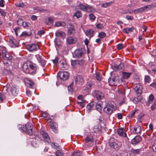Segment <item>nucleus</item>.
<instances>
[{"mask_svg":"<svg viewBox=\"0 0 156 156\" xmlns=\"http://www.w3.org/2000/svg\"><path fill=\"white\" fill-rule=\"evenodd\" d=\"M32 125L30 123L27 122L24 126L23 125L20 124L18 126V129L21 131L30 135L32 134Z\"/></svg>","mask_w":156,"mask_h":156,"instance_id":"1","label":"nucleus"},{"mask_svg":"<svg viewBox=\"0 0 156 156\" xmlns=\"http://www.w3.org/2000/svg\"><path fill=\"white\" fill-rule=\"evenodd\" d=\"M116 110V105L113 101H109L104 108V111L108 114H112Z\"/></svg>","mask_w":156,"mask_h":156,"instance_id":"2","label":"nucleus"},{"mask_svg":"<svg viewBox=\"0 0 156 156\" xmlns=\"http://www.w3.org/2000/svg\"><path fill=\"white\" fill-rule=\"evenodd\" d=\"M35 57L40 64L42 67L44 66L46 62L44 59L45 57L42 55V54L41 53L36 54L35 55Z\"/></svg>","mask_w":156,"mask_h":156,"instance_id":"3","label":"nucleus"},{"mask_svg":"<svg viewBox=\"0 0 156 156\" xmlns=\"http://www.w3.org/2000/svg\"><path fill=\"white\" fill-rule=\"evenodd\" d=\"M58 76H59L60 79L65 80L69 78V74L67 72L61 71L58 73Z\"/></svg>","mask_w":156,"mask_h":156,"instance_id":"4","label":"nucleus"},{"mask_svg":"<svg viewBox=\"0 0 156 156\" xmlns=\"http://www.w3.org/2000/svg\"><path fill=\"white\" fill-rule=\"evenodd\" d=\"M26 47L28 50L30 52L37 51L39 48L37 44H34L27 45Z\"/></svg>","mask_w":156,"mask_h":156,"instance_id":"5","label":"nucleus"},{"mask_svg":"<svg viewBox=\"0 0 156 156\" xmlns=\"http://www.w3.org/2000/svg\"><path fill=\"white\" fill-rule=\"evenodd\" d=\"M9 43L11 47L13 48L18 47L19 46V43L17 42L16 39L12 37L9 38Z\"/></svg>","mask_w":156,"mask_h":156,"instance_id":"6","label":"nucleus"},{"mask_svg":"<svg viewBox=\"0 0 156 156\" xmlns=\"http://www.w3.org/2000/svg\"><path fill=\"white\" fill-rule=\"evenodd\" d=\"M94 96L97 100H101L104 98L105 95L101 91L99 90H96L94 92Z\"/></svg>","mask_w":156,"mask_h":156,"instance_id":"7","label":"nucleus"},{"mask_svg":"<svg viewBox=\"0 0 156 156\" xmlns=\"http://www.w3.org/2000/svg\"><path fill=\"white\" fill-rule=\"evenodd\" d=\"M29 66L30 67V69L29 70V73L32 75L35 74L37 70L36 65L32 63H30Z\"/></svg>","mask_w":156,"mask_h":156,"instance_id":"8","label":"nucleus"},{"mask_svg":"<svg viewBox=\"0 0 156 156\" xmlns=\"http://www.w3.org/2000/svg\"><path fill=\"white\" fill-rule=\"evenodd\" d=\"M77 41V38L74 37L69 36L67 37L66 38V43L69 44H75Z\"/></svg>","mask_w":156,"mask_h":156,"instance_id":"9","label":"nucleus"},{"mask_svg":"<svg viewBox=\"0 0 156 156\" xmlns=\"http://www.w3.org/2000/svg\"><path fill=\"white\" fill-rule=\"evenodd\" d=\"M2 55L5 60H10L12 58V57L5 50H2Z\"/></svg>","mask_w":156,"mask_h":156,"instance_id":"10","label":"nucleus"},{"mask_svg":"<svg viewBox=\"0 0 156 156\" xmlns=\"http://www.w3.org/2000/svg\"><path fill=\"white\" fill-rule=\"evenodd\" d=\"M59 67L61 70H66L68 68V66L64 60H61L59 62Z\"/></svg>","mask_w":156,"mask_h":156,"instance_id":"11","label":"nucleus"},{"mask_svg":"<svg viewBox=\"0 0 156 156\" xmlns=\"http://www.w3.org/2000/svg\"><path fill=\"white\" fill-rule=\"evenodd\" d=\"M8 89L9 90L12 94L14 96H16L18 93L17 88V86L16 85L12 86V87H8Z\"/></svg>","mask_w":156,"mask_h":156,"instance_id":"12","label":"nucleus"},{"mask_svg":"<svg viewBox=\"0 0 156 156\" xmlns=\"http://www.w3.org/2000/svg\"><path fill=\"white\" fill-rule=\"evenodd\" d=\"M40 133L43 136L44 140L48 143L50 142V138L47 133L44 130H42L40 131Z\"/></svg>","mask_w":156,"mask_h":156,"instance_id":"13","label":"nucleus"},{"mask_svg":"<svg viewBox=\"0 0 156 156\" xmlns=\"http://www.w3.org/2000/svg\"><path fill=\"white\" fill-rule=\"evenodd\" d=\"M148 7V6L146 5L144 7L134 9L133 10V13L135 14L141 13L145 11L146 10V9H147Z\"/></svg>","mask_w":156,"mask_h":156,"instance_id":"14","label":"nucleus"},{"mask_svg":"<svg viewBox=\"0 0 156 156\" xmlns=\"http://www.w3.org/2000/svg\"><path fill=\"white\" fill-rule=\"evenodd\" d=\"M75 29L74 26L71 24H70L68 28V34L69 35L73 34L75 33Z\"/></svg>","mask_w":156,"mask_h":156,"instance_id":"15","label":"nucleus"},{"mask_svg":"<svg viewBox=\"0 0 156 156\" xmlns=\"http://www.w3.org/2000/svg\"><path fill=\"white\" fill-rule=\"evenodd\" d=\"M134 89L137 93L140 94L142 93V87L139 83L135 84Z\"/></svg>","mask_w":156,"mask_h":156,"instance_id":"16","label":"nucleus"},{"mask_svg":"<svg viewBox=\"0 0 156 156\" xmlns=\"http://www.w3.org/2000/svg\"><path fill=\"white\" fill-rule=\"evenodd\" d=\"M141 137L139 136H137L135 137L131 140L132 144H136L139 143L141 141Z\"/></svg>","mask_w":156,"mask_h":156,"instance_id":"17","label":"nucleus"},{"mask_svg":"<svg viewBox=\"0 0 156 156\" xmlns=\"http://www.w3.org/2000/svg\"><path fill=\"white\" fill-rule=\"evenodd\" d=\"M74 54L77 58H80L83 54V49H76L74 51Z\"/></svg>","mask_w":156,"mask_h":156,"instance_id":"18","label":"nucleus"},{"mask_svg":"<svg viewBox=\"0 0 156 156\" xmlns=\"http://www.w3.org/2000/svg\"><path fill=\"white\" fill-rule=\"evenodd\" d=\"M94 105V104L93 102L90 103L87 105L86 107L87 113H89L93 109Z\"/></svg>","mask_w":156,"mask_h":156,"instance_id":"19","label":"nucleus"},{"mask_svg":"<svg viewBox=\"0 0 156 156\" xmlns=\"http://www.w3.org/2000/svg\"><path fill=\"white\" fill-rule=\"evenodd\" d=\"M50 125L51 128L53 131L55 133H57V128L58 127V125L57 123L55 122H52L50 124Z\"/></svg>","mask_w":156,"mask_h":156,"instance_id":"20","label":"nucleus"},{"mask_svg":"<svg viewBox=\"0 0 156 156\" xmlns=\"http://www.w3.org/2000/svg\"><path fill=\"white\" fill-rule=\"evenodd\" d=\"M27 87L31 88H34L35 87V84L34 82L29 79H27Z\"/></svg>","mask_w":156,"mask_h":156,"instance_id":"21","label":"nucleus"},{"mask_svg":"<svg viewBox=\"0 0 156 156\" xmlns=\"http://www.w3.org/2000/svg\"><path fill=\"white\" fill-rule=\"evenodd\" d=\"M55 35L56 37H64L66 36V34L64 32L60 30L57 31Z\"/></svg>","mask_w":156,"mask_h":156,"instance_id":"22","label":"nucleus"},{"mask_svg":"<svg viewBox=\"0 0 156 156\" xmlns=\"http://www.w3.org/2000/svg\"><path fill=\"white\" fill-rule=\"evenodd\" d=\"M118 134L120 136L123 137H126V134L123 132V129L122 128H119L117 130Z\"/></svg>","mask_w":156,"mask_h":156,"instance_id":"23","label":"nucleus"},{"mask_svg":"<svg viewBox=\"0 0 156 156\" xmlns=\"http://www.w3.org/2000/svg\"><path fill=\"white\" fill-rule=\"evenodd\" d=\"M87 5L85 3H80L78 6L79 8L81 10L85 11Z\"/></svg>","mask_w":156,"mask_h":156,"instance_id":"24","label":"nucleus"},{"mask_svg":"<svg viewBox=\"0 0 156 156\" xmlns=\"http://www.w3.org/2000/svg\"><path fill=\"white\" fill-rule=\"evenodd\" d=\"M108 83H109V85L111 86H115L116 85L113 77L112 79L109 77L108 80Z\"/></svg>","mask_w":156,"mask_h":156,"instance_id":"25","label":"nucleus"},{"mask_svg":"<svg viewBox=\"0 0 156 156\" xmlns=\"http://www.w3.org/2000/svg\"><path fill=\"white\" fill-rule=\"evenodd\" d=\"M23 71L25 73H27L29 71L28 66L27 63H24L22 66Z\"/></svg>","mask_w":156,"mask_h":156,"instance_id":"26","label":"nucleus"},{"mask_svg":"<svg viewBox=\"0 0 156 156\" xmlns=\"http://www.w3.org/2000/svg\"><path fill=\"white\" fill-rule=\"evenodd\" d=\"M101 103L100 102H98L96 105V110L100 112L101 111L102 109Z\"/></svg>","mask_w":156,"mask_h":156,"instance_id":"27","label":"nucleus"},{"mask_svg":"<svg viewBox=\"0 0 156 156\" xmlns=\"http://www.w3.org/2000/svg\"><path fill=\"white\" fill-rule=\"evenodd\" d=\"M83 79L82 76L78 75L76 77L75 80V83L76 84L78 83L79 82H82L83 81Z\"/></svg>","mask_w":156,"mask_h":156,"instance_id":"28","label":"nucleus"},{"mask_svg":"<svg viewBox=\"0 0 156 156\" xmlns=\"http://www.w3.org/2000/svg\"><path fill=\"white\" fill-rule=\"evenodd\" d=\"M134 28L133 27L126 28L123 30V32L124 33L128 34L132 32Z\"/></svg>","mask_w":156,"mask_h":156,"instance_id":"29","label":"nucleus"},{"mask_svg":"<svg viewBox=\"0 0 156 156\" xmlns=\"http://www.w3.org/2000/svg\"><path fill=\"white\" fill-rule=\"evenodd\" d=\"M94 31L92 29L88 30L87 31V32L85 33L86 35H90V38L93 36V33Z\"/></svg>","mask_w":156,"mask_h":156,"instance_id":"30","label":"nucleus"},{"mask_svg":"<svg viewBox=\"0 0 156 156\" xmlns=\"http://www.w3.org/2000/svg\"><path fill=\"white\" fill-rule=\"evenodd\" d=\"M122 74L123 78L125 79H126L129 78L131 74V73L126 72H123Z\"/></svg>","mask_w":156,"mask_h":156,"instance_id":"31","label":"nucleus"},{"mask_svg":"<svg viewBox=\"0 0 156 156\" xmlns=\"http://www.w3.org/2000/svg\"><path fill=\"white\" fill-rule=\"evenodd\" d=\"M66 25V24L65 22L61 21L57 22L55 25L56 27H57L59 26L64 27Z\"/></svg>","mask_w":156,"mask_h":156,"instance_id":"32","label":"nucleus"},{"mask_svg":"<svg viewBox=\"0 0 156 156\" xmlns=\"http://www.w3.org/2000/svg\"><path fill=\"white\" fill-rule=\"evenodd\" d=\"M93 140L92 137L90 136H87L86 137L85 139V142L87 143L89 142H92Z\"/></svg>","mask_w":156,"mask_h":156,"instance_id":"33","label":"nucleus"},{"mask_svg":"<svg viewBox=\"0 0 156 156\" xmlns=\"http://www.w3.org/2000/svg\"><path fill=\"white\" fill-rule=\"evenodd\" d=\"M34 9L41 12H44L46 11L44 9L40 7H35L34 8Z\"/></svg>","mask_w":156,"mask_h":156,"instance_id":"34","label":"nucleus"},{"mask_svg":"<svg viewBox=\"0 0 156 156\" xmlns=\"http://www.w3.org/2000/svg\"><path fill=\"white\" fill-rule=\"evenodd\" d=\"M94 10H95L94 8L87 5L85 11H87L88 12H91L94 11Z\"/></svg>","mask_w":156,"mask_h":156,"instance_id":"35","label":"nucleus"},{"mask_svg":"<svg viewBox=\"0 0 156 156\" xmlns=\"http://www.w3.org/2000/svg\"><path fill=\"white\" fill-rule=\"evenodd\" d=\"M110 147H113L115 149H118L119 148L118 145L115 142H112L110 144Z\"/></svg>","mask_w":156,"mask_h":156,"instance_id":"36","label":"nucleus"},{"mask_svg":"<svg viewBox=\"0 0 156 156\" xmlns=\"http://www.w3.org/2000/svg\"><path fill=\"white\" fill-rule=\"evenodd\" d=\"M93 130L94 133H97L101 130V128L98 125H96L94 127Z\"/></svg>","mask_w":156,"mask_h":156,"instance_id":"37","label":"nucleus"},{"mask_svg":"<svg viewBox=\"0 0 156 156\" xmlns=\"http://www.w3.org/2000/svg\"><path fill=\"white\" fill-rule=\"evenodd\" d=\"M132 153H133L134 154H140L141 152V151L140 149H132L131 150Z\"/></svg>","mask_w":156,"mask_h":156,"instance_id":"38","label":"nucleus"},{"mask_svg":"<svg viewBox=\"0 0 156 156\" xmlns=\"http://www.w3.org/2000/svg\"><path fill=\"white\" fill-rule=\"evenodd\" d=\"M115 81L116 84L117 83L122 82V79H120L119 77L118 76H115L113 77Z\"/></svg>","mask_w":156,"mask_h":156,"instance_id":"39","label":"nucleus"},{"mask_svg":"<svg viewBox=\"0 0 156 156\" xmlns=\"http://www.w3.org/2000/svg\"><path fill=\"white\" fill-rule=\"evenodd\" d=\"M74 16L78 18L82 16V14L80 11H77L75 12Z\"/></svg>","mask_w":156,"mask_h":156,"instance_id":"40","label":"nucleus"},{"mask_svg":"<svg viewBox=\"0 0 156 156\" xmlns=\"http://www.w3.org/2000/svg\"><path fill=\"white\" fill-rule=\"evenodd\" d=\"M30 25V23L26 22H24L23 24H22V26H23V27L24 28L27 29Z\"/></svg>","mask_w":156,"mask_h":156,"instance_id":"41","label":"nucleus"},{"mask_svg":"<svg viewBox=\"0 0 156 156\" xmlns=\"http://www.w3.org/2000/svg\"><path fill=\"white\" fill-rule=\"evenodd\" d=\"M96 78L97 80L98 81H100L101 80L102 77L100 73L99 72H97L95 73Z\"/></svg>","mask_w":156,"mask_h":156,"instance_id":"42","label":"nucleus"},{"mask_svg":"<svg viewBox=\"0 0 156 156\" xmlns=\"http://www.w3.org/2000/svg\"><path fill=\"white\" fill-rule=\"evenodd\" d=\"M154 97L152 94H151L149 95V101H148V102L149 104H150L151 102H152L154 99Z\"/></svg>","mask_w":156,"mask_h":156,"instance_id":"43","label":"nucleus"},{"mask_svg":"<svg viewBox=\"0 0 156 156\" xmlns=\"http://www.w3.org/2000/svg\"><path fill=\"white\" fill-rule=\"evenodd\" d=\"M23 20L22 19H19L17 21V23L18 25L21 26L23 23Z\"/></svg>","mask_w":156,"mask_h":156,"instance_id":"44","label":"nucleus"},{"mask_svg":"<svg viewBox=\"0 0 156 156\" xmlns=\"http://www.w3.org/2000/svg\"><path fill=\"white\" fill-rule=\"evenodd\" d=\"M106 34L103 32H100L98 34V36L100 38H103L106 36Z\"/></svg>","mask_w":156,"mask_h":156,"instance_id":"45","label":"nucleus"},{"mask_svg":"<svg viewBox=\"0 0 156 156\" xmlns=\"http://www.w3.org/2000/svg\"><path fill=\"white\" fill-rule=\"evenodd\" d=\"M151 78L149 76H145L144 77V81L145 83H149Z\"/></svg>","mask_w":156,"mask_h":156,"instance_id":"46","label":"nucleus"},{"mask_svg":"<svg viewBox=\"0 0 156 156\" xmlns=\"http://www.w3.org/2000/svg\"><path fill=\"white\" fill-rule=\"evenodd\" d=\"M63 155L64 153L60 151H58L56 153V156H63Z\"/></svg>","mask_w":156,"mask_h":156,"instance_id":"47","label":"nucleus"},{"mask_svg":"<svg viewBox=\"0 0 156 156\" xmlns=\"http://www.w3.org/2000/svg\"><path fill=\"white\" fill-rule=\"evenodd\" d=\"M85 100H83L81 101H78L77 103L80 105L82 107H84L85 105Z\"/></svg>","mask_w":156,"mask_h":156,"instance_id":"48","label":"nucleus"},{"mask_svg":"<svg viewBox=\"0 0 156 156\" xmlns=\"http://www.w3.org/2000/svg\"><path fill=\"white\" fill-rule=\"evenodd\" d=\"M30 34H28V33L26 31H25L22 32V33L20 34V36L21 37H25L29 36Z\"/></svg>","mask_w":156,"mask_h":156,"instance_id":"49","label":"nucleus"},{"mask_svg":"<svg viewBox=\"0 0 156 156\" xmlns=\"http://www.w3.org/2000/svg\"><path fill=\"white\" fill-rule=\"evenodd\" d=\"M73 85L72 83H71L70 85H69L68 87V90L69 91H70L71 92H72L73 90Z\"/></svg>","mask_w":156,"mask_h":156,"instance_id":"50","label":"nucleus"},{"mask_svg":"<svg viewBox=\"0 0 156 156\" xmlns=\"http://www.w3.org/2000/svg\"><path fill=\"white\" fill-rule=\"evenodd\" d=\"M78 62L77 60H71V64L73 66H75L76 65H77V62Z\"/></svg>","mask_w":156,"mask_h":156,"instance_id":"51","label":"nucleus"},{"mask_svg":"<svg viewBox=\"0 0 156 156\" xmlns=\"http://www.w3.org/2000/svg\"><path fill=\"white\" fill-rule=\"evenodd\" d=\"M54 42L58 46L60 45L61 44V43L60 39H55V40Z\"/></svg>","mask_w":156,"mask_h":156,"instance_id":"52","label":"nucleus"},{"mask_svg":"<svg viewBox=\"0 0 156 156\" xmlns=\"http://www.w3.org/2000/svg\"><path fill=\"white\" fill-rule=\"evenodd\" d=\"M96 27L98 29H101L103 28V26L101 23H98L96 25Z\"/></svg>","mask_w":156,"mask_h":156,"instance_id":"53","label":"nucleus"},{"mask_svg":"<svg viewBox=\"0 0 156 156\" xmlns=\"http://www.w3.org/2000/svg\"><path fill=\"white\" fill-rule=\"evenodd\" d=\"M16 5L17 7H19L23 8L24 6V5L23 3H17L16 4Z\"/></svg>","mask_w":156,"mask_h":156,"instance_id":"54","label":"nucleus"},{"mask_svg":"<svg viewBox=\"0 0 156 156\" xmlns=\"http://www.w3.org/2000/svg\"><path fill=\"white\" fill-rule=\"evenodd\" d=\"M115 68H116V70H120V69H122V65L120 64H119L118 66H115Z\"/></svg>","mask_w":156,"mask_h":156,"instance_id":"55","label":"nucleus"},{"mask_svg":"<svg viewBox=\"0 0 156 156\" xmlns=\"http://www.w3.org/2000/svg\"><path fill=\"white\" fill-rule=\"evenodd\" d=\"M20 28L19 27H18L14 28V30L15 32V34L17 36H18L17 33L20 31Z\"/></svg>","mask_w":156,"mask_h":156,"instance_id":"56","label":"nucleus"},{"mask_svg":"<svg viewBox=\"0 0 156 156\" xmlns=\"http://www.w3.org/2000/svg\"><path fill=\"white\" fill-rule=\"evenodd\" d=\"M117 48L118 50H121L123 48V44H119L117 45Z\"/></svg>","mask_w":156,"mask_h":156,"instance_id":"57","label":"nucleus"},{"mask_svg":"<svg viewBox=\"0 0 156 156\" xmlns=\"http://www.w3.org/2000/svg\"><path fill=\"white\" fill-rule=\"evenodd\" d=\"M78 62H77V64L81 65H82L84 63V61L83 60H77Z\"/></svg>","mask_w":156,"mask_h":156,"instance_id":"58","label":"nucleus"},{"mask_svg":"<svg viewBox=\"0 0 156 156\" xmlns=\"http://www.w3.org/2000/svg\"><path fill=\"white\" fill-rule=\"evenodd\" d=\"M126 19L128 20H132L133 19V17L132 16L127 15L126 16Z\"/></svg>","mask_w":156,"mask_h":156,"instance_id":"59","label":"nucleus"},{"mask_svg":"<svg viewBox=\"0 0 156 156\" xmlns=\"http://www.w3.org/2000/svg\"><path fill=\"white\" fill-rule=\"evenodd\" d=\"M5 98L1 92H0V99L1 101L2 102L3 100L5 99Z\"/></svg>","mask_w":156,"mask_h":156,"instance_id":"60","label":"nucleus"},{"mask_svg":"<svg viewBox=\"0 0 156 156\" xmlns=\"http://www.w3.org/2000/svg\"><path fill=\"white\" fill-rule=\"evenodd\" d=\"M53 63L55 64H56L58 62V58L57 57H56L55 59L52 60Z\"/></svg>","mask_w":156,"mask_h":156,"instance_id":"61","label":"nucleus"},{"mask_svg":"<svg viewBox=\"0 0 156 156\" xmlns=\"http://www.w3.org/2000/svg\"><path fill=\"white\" fill-rule=\"evenodd\" d=\"M89 17L90 19L91 20H94L95 19V16L92 14H90L89 15Z\"/></svg>","mask_w":156,"mask_h":156,"instance_id":"62","label":"nucleus"},{"mask_svg":"<svg viewBox=\"0 0 156 156\" xmlns=\"http://www.w3.org/2000/svg\"><path fill=\"white\" fill-rule=\"evenodd\" d=\"M31 18L32 20L35 21L37 19V16L34 15L31 16Z\"/></svg>","mask_w":156,"mask_h":156,"instance_id":"63","label":"nucleus"},{"mask_svg":"<svg viewBox=\"0 0 156 156\" xmlns=\"http://www.w3.org/2000/svg\"><path fill=\"white\" fill-rule=\"evenodd\" d=\"M0 13H1L2 16H5L6 15L5 12L3 9H1V11H0Z\"/></svg>","mask_w":156,"mask_h":156,"instance_id":"64","label":"nucleus"}]
</instances>
